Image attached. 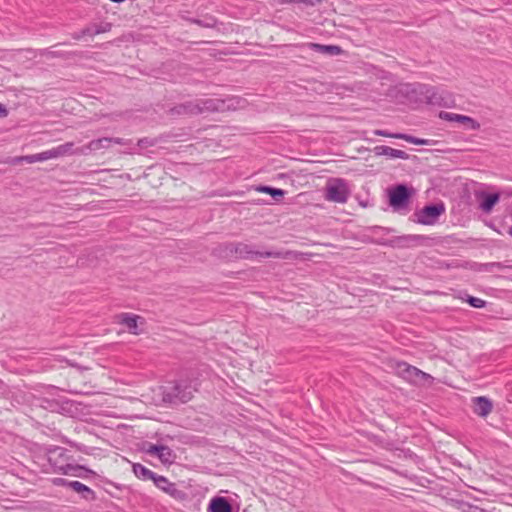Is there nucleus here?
<instances>
[{
	"label": "nucleus",
	"instance_id": "393cba45",
	"mask_svg": "<svg viewBox=\"0 0 512 512\" xmlns=\"http://www.w3.org/2000/svg\"><path fill=\"white\" fill-rule=\"evenodd\" d=\"M396 137L397 139H402L415 145H427L429 143V140L427 139L417 138L415 136L404 133H400L399 135H396Z\"/></svg>",
	"mask_w": 512,
	"mask_h": 512
},
{
	"label": "nucleus",
	"instance_id": "a211bd4d",
	"mask_svg": "<svg viewBox=\"0 0 512 512\" xmlns=\"http://www.w3.org/2000/svg\"><path fill=\"white\" fill-rule=\"evenodd\" d=\"M69 488L78 493L84 500L94 501L96 499L95 492L79 481H71Z\"/></svg>",
	"mask_w": 512,
	"mask_h": 512
},
{
	"label": "nucleus",
	"instance_id": "a878e982",
	"mask_svg": "<svg viewBox=\"0 0 512 512\" xmlns=\"http://www.w3.org/2000/svg\"><path fill=\"white\" fill-rule=\"evenodd\" d=\"M507 266L504 265L503 263L501 262H490V263H484L481 265V270L482 271H485V272H492L494 268H497V269H503V268H506Z\"/></svg>",
	"mask_w": 512,
	"mask_h": 512
},
{
	"label": "nucleus",
	"instance_id": "dca6fc26",
	"mask_svg": "<svg viewBox=\"0 0 512 512\" xmlns=\"http://www.w3.org/2000/svg\"><path fill=\"white\" fill-rule=\"evenodd\" d=\"M208 512H233V507L227 498L222 496L213 497L207 508Z\"/></svg>",
	"mask_w": 512,
	"mask_h": 512
},
{
	"label": "nucleus",
	"instance_id": "79ce46f5",
	"mask_svg": "<svg viewBox=\"0 0 512 512\" xmlns=\"http://www.w3.org/2000/svg\"><path fill=\"white\" fill-rule=\"evenodd\" d=\"M280 4H294L298 3V0H279Z\"/></svg>",
	"mask_w": 512,
	"mask_h": 512
},
{
	"label": "nucleus",
	"instance_id": "f03ea898",
	"mask_svg": "<svg viewBox=\"0 0 512 512\" xmlns=\"http://www.w3.org/2000/svg\"><path fill=\"white\" fill-rule=\"evenodd\" d=\"M230 252L237 257L247 260H253L256 257L279 258V259H297L298 253L295 251H257L252 245L246 243H235L230 245Z\"/></svg>",
	"mask_w": 512,
	"mask_h": 512
},
{
	"label": "nucleus",
	"instance_id": "a19ab883",
	"mask_svg": "<svg viewBox=\"0 0 512 512\" xmlns=\"http://www.w3.org/2000/svg\"><path fill=\"white\" fill-rule=\"evenodd\" d=\"M83 37H85V35H82V30L72 34L74 40H81Z\"/></svg>",
	"mask_w": 512,
	"mask_h": 512
},
{
	"label": "nucleus",
	"instance_id": "4468645a",
	"mask_svg": "<svg viewBox=\"0 0 512 512\" xmlns=\"http://www.w3.org/2000/svg\"><path fill=\"white\" fill-rule=\"evenodd\" d=\"M373 152L376 156H387L390 158H399L403 160H407L409 158V154L405 151L394 149L385 145L374 147Z\"/></svg>",
	"mask_w": 512,
	"mask_h": 512
},
{
	"label": "nucleus",
	"instance_id": "2f4dec72",
	"mask_svg": "<svg viewBox=\"0 0 512 512\" xmlns=\"http://www.w3.org/2000/svg\"><path fill=\"white\" fill-rule=\"evenodd\" d=\"M191 22L199 25V26H202V27H207V28H210V27H213L215 25V20L214 19H210L209 21L207 22H204L200 19H192Z\"/></svg>",
	"mask_w": 512,
	"mask_h": 512
},
{
	"label": "nucleus",
	"instance_id": "e433bc0d",
	"mask_svg": "<svg viewBox=\"0 0 512 512\" xmlns=\"http://www.w3.org/2000/svg\"><path fill=\"white\" fill-rule=\"evenodd\" d=\"M53 483L57 486H65L69 488V484L71 483V481L64 478H55L53 480Z\"/></svg>",
	"mask_w": 512,
	"mask_h": 512
},
{
	"label": "nucleus",
	"instance_id": "f8f14e48",
	"mask_svg": "<svg viewBox=\"0 0 512 512\" xmlns=\"http://www.w3.org/2000/svg\"><path fill=\"white\" fill-rule=\"evenodd\" d=\"M112 144V140L110 137H103L99 139H95L90 141L87 145L79 147L78 153L80 155H88L92 151H97L100 149H107Z\"/></svg>",
	"mask_w": 512,
	"mask_h": 512
},
{
	"label": "nucleus",
	"instance_id": "6e6552de",
	"mask_svg": "<svg viewBox=\"0 0 512 512\" xmlns=\"http://www.w3.org/2000/svg\"><path fill=\"white\" fill-rule=\"evenodd\" d=\"M154 484L177 500H184L186 497L185 492L179 490L175 483L170 482L166 477L160 476L155 479Z\"/></svg>",
	"mask_w": 512,
	"mask_h": 512
},
{
	"label": "nucleus",
	"instance_id": "c85d7f7f",
	"mask_svg": "<svg viewBox=\"0 0 512 512\" xmlns=\"http://www.w3.org/2000/svg\"><path fill=\"white\" fill-rule=\"evenodd\" d=\"M54 158H58L56 147H54V148H52V149H49V150H46V151L41 152V157H40V159H41L42 161H46V160L54 159Z\"/></svg>",
	"mask_w": 512,
	"mask_h": 512
},
{
	"label": "nucleus",
	"instance_id": "bb28decb",
	"mask_svg": "<svg viewBox=\"0 0 512 512\" xmlns=\"http://www.w3.org/2000/svg\"><path fill=\"white\" fill-rule=\"evenodd\" d=\"M466 301L469 303L470 306L474 308H483L486 305V301L474 296L468 295Z\"/></svg>",
	"mask_w": 512,
	"mask_h": 512
},
{
	"label": "nucleus",
	"instance_id": "ddd939ff",
	"mask_svg": "<svg viewBox=\"0 0 512 512\" xmlns=\"http://www.w3.org/2000/svg\"><path fill=\"white\" fill-rule=\"evenodd\" d=\"M472 402L473 412L480 417H486L492 411L493 404L487 397H474Z\"/></svg>",
	"mask_w": 512,
	"mask_h": 512
},
{
	"label": "nucleus",
	"instance_id": "2eb2a0df",
	"mask_svg": "<svg viewBox=\"0 0 512 512\" xmlns=\"http://www.w3.org/2000/svg\"><path fill=\"white\" fill-rule=\"evenodd\" d=\"M478 198L481 199L479 205L481 210L485 213H490L494 206L499 202L500 194L481 192L478 194Z\"/></svg>",
	"mask_w": 512,
	"mask_h": 512
},
{
	"label": "nucleus",
	"instance_id": "aec40b11",
	"mask_svg": "<svg viewBox=\"0 0 512 512\" xmlns=\"http://www.w3.org/2000/svg\"><path fill=\"white\" fill-rule=\"evenodd\" d=\"M139 319H142L138 315L130 314V313H122L119 315V322L127 327L130 333L138 334L137 330V322Z\"/></svg>",
	"mask_w": 512,
	"mask_h": 512
},
{
	"label": "nucleus",
	"instance_id": "473e14b6",
	"mask_svg": "<svg viewBox=\"0 0 512 512\" xmlns=\"http://www.w3.org/2000/svg\"><path fill=\"white\" fill-rule=\"evenodd\" d=\"M373 133L377 136H383V137H389V138H395L397 139L396 135H399L400 133H390L386 130H374Z\"/></svg>",
	"mask_w": 512,
	"mask_h": 512
},
{
	"label": "nucleus",
	"instance_id": "9b49d317",
	"mask_svg": "<svg viewBox=\"0 0 512 512\" xmlns=\"http://www.w3.org/2000/svg\"><path fill=\"white\" fill-rule=\"evenodd\" d=\"M439 117H440V119L446 120L449 122H459L462 124H466L472 130L480 129V124L476 120H474L473 118H471L469 116L441 111L439 113Z\"/></svg>",
	"mask_w": 512,
	"mask_h": 512
},
{
	"label": "nucleus",
	"instance_id": "c9c22d12",
	"mask_svg": "<svg viewBox=\"0 0 512 512\" xmlns=\"http://www.w3.org/2000/svg\"><path fill=\"white\" fill-rule=\"evenodd\" d=\"M82 35H85V36H95V35H97L96 32H95L94 25L87 26L84 29H82Z\"/></svg>",
	"mask_w": 512,
	"mask_h": 512
},
{
	"label": "nucleus",
	"instance_id": "f3484780",
	"mask_svg": "<svg viewBox=\"0 0 512 512\" xmlns=\"http://www.w3.org/2000/svg\"><path fill=\"white\" fill-rule=\"evenodd\" d=\"M197 107L196 100L187 101L171 108L170 113L172 115H198L199 110Z\"/></svg>",
	"mask_w": 512,
	"mask_h": 512
},
{
	"label": "nucleus",
	"instance_id": "4c0bfd02",
	"mask_svg": "<svg viewBox=\"0 0 512 512\" xmlns=\"http://www.w3.org/2000/svg\"><path fill=\"white\" fill-rule=\"evenodd\" d=\"M302 2L307 6H316L321 3V0H298V3Z\"/></svg>",
	"mask_w": 512,
	"mask_h": 512
},
{
	"label": "nucleus",
	"instance_id": "72a5a7b5",
	"mask_svg": "<svg viewBox=\"0 0 512 512\" xmlns=\"http://www.w3.org/2000/svg\"><path fill=\"white\" fill-rule=\"evenodd\" d=\"M40 157H41V153H37V154L27 155V156L24 157V159L28 163H35V162H41L42 161L40 159Z\"/></svg>",
	"mask_w": 512,
	"mask_h": 512
},
{
	"label": "nucleus",
	"instance_id": "37998d69",
	"mask_svg": "<svg viewBox=\"0 0 512 512\" xmlns=\"http://www.w3.org/2000/svg\"><path fill=\"white\" fill-rule=\"evenodd\" d=\"M509 235L512 236V227L508 231Z\"/></svg>",
	"mask_w": 512,
	"mask_h": 512
},
{
	"label": "nucleus",
	"instance_id": "0eeeda50",
	"mask_svg": "<svg viewBox=\"0 0 512 512\" xmlns=\"http://www.w3.org/2000/svg\"><path fill=\"white\" fill-rule=\"evenodd\" d=\"M429 104L451 108L455 106L454 96L444 89L431 88L426 91Z\"/></svg>",
	"mask_w": 512,
	"mask_h": 512
},
{
	"label": "nucleus",
	"instance_id": "7c9ffc66",
	"mask_svg": "<svg viewBox=\"0 0 512 512\" xmlns=\"http://www.w3.org/2000/svg\"><path fill=\"white\" fill-rule=\"evenodd\" d=\"M403 240L405 241H408V242H423L425 240H427L428 238L424 235H407V236H404L402 237Z\"/></svg>",
	"mask_w": 512,
	"mask_h": 512
},
{
	"label": "nucleus",
	"instance_id": "b1692460",
	"mask_svg": "<svg viewBox=\"0 0 512 512\" xmlns=\"http://www.w3.org/2000/svg\"><path fill=\"white\" fill-rule=\"evenodd\" d=\"M60 44H57L51 48H47V49H44L42 52H41V55L42 56H46V57H49V58H67L68 56V53L67 52H64V51H61V50H55L54 48H56L57 46H59Z\"/></svg>",
	"mask_w": 512,
	"mask_h": 512
},
{
	"label": "nucleus",
	"instance_id": "58836bf2",
	"mask_svg": "<svg viewBox=\"0 0 512 512\" xmlns=\"http://www.w3.org/2000/svg\"><path fill=\"white\" fill-rule=\"evenodd\" d=\"M8 115V110L6 108V106L2 103H0V117L1 118H4Z\"/></svg>",
	"mask_w": 512,
	"mask_h": 512
},
{
	"label": "nucleus",
	"instance_id": "20e7f679",
	"mask_svg": "<svg viewBox=\"0 0 512 512\" xmlns=\"http://www.w3.org/2000/svg\"><path fill=\"white\" fill-rule=\"evenodd\" d=\"M398 374L414 385H424L433 380L431 375L405 362L398 364Z\"/></svg>",
	"mask_w": 512,
	"mask_h": 512
},
{
	"label": "nucleus",
	"instance_id": "f257e3e1",
	"mask_svg": "<svg viewBox=\"0 0 512 512\" xmlns=\"http://www.w3.org/2000/svg\"><path fill=\"white\" fill-rule=\"evenodd\" d=\"M162 401L167 404L176 405L190 401L196 391L191 382L186 380L169 382L160 387Z\"/></svg>",
	"mask_w": 512,
	"mask_h": 512
},
{
	"label": "nucleus",
	"instance_id": "7ed1b4c3",
	"mask_svg": "<svg viewBox=\"0 0 512 512\" xmlns=\"http://www.w3.org/2000/svg\"><path fill=\"white\" fill-rule=\"evenodd\" d=\"M349 197V189L345 180L334 178L328 181L325 187V198L336 203H345Z\"/></svg>",
	"mask_w": 512,
	"mask_h": 512
},
{
	"label": "nucleus",
	"instance_id": "ea45409f",
	"mask_svg": "<svg viewBox=\"0 0 512 512\" xmlns=\"http://www.w3.org/2000/svg\"><path fill=\"white\" fill-rule=\"evenodd\" d=\"M110 139L112 140V143L114 144H119V145H125L126 142L123 138H118V137H110Z\"/></svg>",
	"mask_w": 512,
	"mask_h": 512
},
{
	"label": "nucleus",
	"instance_id": "5701e85b",
	"mask_svg": "<svg viewBox=\"0 0 512 512\" xmlns=\"http://www.w3.org/2000/svg\"><path fill=\"white\" fill-rule=\"evenodd\" d=\"M257 191L271 195L276 201L280 200V198L285 195L284 190L271 186H259Z\"/></svg>",
	"mask_w": 512,
	"mask_h": 512
},
{
	"label": "nucleus",
	"instance_id": "cd10ccee",
	"mask_svg": "<svg viewBox=\"0 0 512 512\" xmlns=\"http://www.w3.org/2000/svg\"><path fill=\"white\" fill-rule=\"evenodd\" d=\"M81 468H82V467H80V466H73V465L68 464V465H66V466H61V467L59 468V470H60L63 474H65V475H74V476H75V475H77V474H76V472H77L79 469H81Z\"/></svg>",
	"mask_w": 512,
	"mask_h": 512
},
{
	"label": "nucleus",
	"instance_id": "9d476101",
	"mask_svg": "<svg viewBox=\"0 0 512 512\" xmlns=\"http://www.w3.org/2000/svg\"><path fill=\"white\" fill-rule=\"evenodd\" d=\"M146 452L149 455L157 456L162 463H172L175 455L173 451L165 445L149 444Z\"/></svg>",
	"mask_w": 512,
	"mask_h": 512
},
{
	"label": "nucleus",
	"instance_id": "4be33fe9",
	"mask_svg": "<svg viewBox=\"0 0 512 512\" xmlns=\"http://www.w3.org/2000/svg\"><path fill=\"white\" fill-rule=\"evenodd\" d=\"M57 155L59 157H63L66 155L79 154L78 148H74L73 142H66L65 144L59 145L56 147Z\"/></svg>",
	"mask_w": 512,
	"mask_h": 512
},
{
	"label": "nucleus",
	"instance_id": "1a4fd4ad",
	"mask_svg": "<svg viewBox=\"0 0 512 512\" xmlns=\"http://www.w3.org/2000/svg\"><path fill=\"white\" fill-rule=\"evenodd\" d=\"M196 105L198 106L199 114L219 112L225 109V102L223 100L213 98L197 99Z\"/></svg>",
	"mask_w": 512,
	"mask_h": 512
},
{
	"label": "nucleus",
	"instance_id": "412c9836",
	"mask_svg": "<svg viewBox=\"0 0 512 512\" xmlns=\"http://www.w3.org/2000/svg\"><path fill=\"white\" fill-rule=\"evenodd\" d=\"M133 472L138 478L143 480H152L153 482H155V479L159 477V475H157L156 473H154L153 471L146 468L140 463L133 464Z\"/></svg>",
	"mask_w": 512,
	"mask_h": 512
},
{
	"label": "nucleus",
	"instance_id": "f704fd0d",
	"mask_svg": "<svg viewBox=\"0 0 512 512\" xmlns=\"http://www.w3.org/2000/svg\"><path fill=\"white\" fill-rule=\"evenodd\" d=\"M155 144L154 140L143 138L138 141V146L141 148L147 147V146H153Z\"/></svg>",
	"mask_w": 512,
	"mask_h": 512
},
{
	"label": "nucleus",
	"instance_id": "423d86ee",
	"mask_svg": "<svg viewBox=\"0 0 512 512\" xmlns=\"http://www.w3.org/2000/svg\"><path fill=\"white\" fill-rule=\"evenodd\" d=\"M412 191L405 184H397L388 191L389 205L394 210H400L408 206Z\"/></svg>",
	"mask_w": 512,
	"mask_h": 512
},
{
	"label": "nucleus",
	"instance_id": "6ab92c4d",
	"mask_svg": "<svg viewBox=\"0 0 512 512\" xmlns=\"http://www.w3.org/2000/svg\"><path fill=\"white\" fill-rule=\"evenodd\" d=\"M309 47L314 52L326 54V55H330V56H337L343 52L342 48L338 45H324V44H319V43H310Z\"/></svg>",
	"mask_w": 512,
	"mask_h": 512
},
{
	"label": "nucleus",
	"instance_id": "39448f33",
	"mask_svg": "<svg viewBox=\"0 0 512 512\" xmlns=\"http://www.w3.org/2000/svg\"><path fill=\"white\" fill-rule=\"evenodd\" d=\"M445 212L443 203L426 205L414 213V222L422 225H433L437 222L439 216Z\"/></svg>",
	"mask_w": 512,
	"mask_h": 512
},
{
	"label": "nucleus",
	"instance_id": "c756f323",
	"mask_svg": "<svg viewBox=\"0 0 512 512\" xmlns=\"http://www.w3.org/2000/svg\"><path fill=\"white\" fill-rule=\"evenodd\" d=\"M112 25L110 23H101L99 25L94 24L96 34L106 33L111 30Z\"/></svg>",
	"mask_w": 512,
	"mask_h": 512
}]
</instances>
